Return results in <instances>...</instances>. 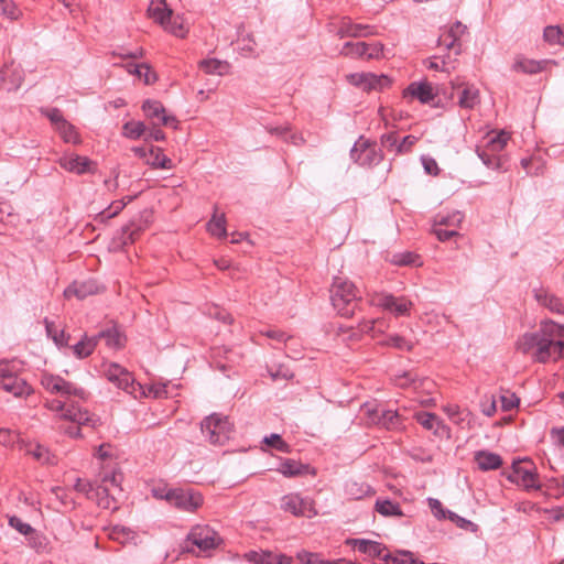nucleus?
I'll list each match as a JSON object with an SVG mask.
<instances>
[{
    "mask_svg": "<svg viewBox=\"0 0 564 564\" xmlns=\"http://www.w3.org/2000/svg\"><path fill=\"white\" fill-rule=\"evenodd\" d=\"M97 345V337L85 336L82 340L73 346L74 355L77 358H86L91 355Z\"/></svg>",
    "mask_w": 564,
    "mask_h": 564,
    "instance_id": "72a5a7b5",
    "label": "nucleus"
},
{
    "mask_svg": "<svg viewBox=\"0 0 564 564\" xmlns=\"http://www.w3.org/2000/svg\"><path fill=\"white\" fill-rule=\"evenodd\" d=\"M280 509L294 517H306L311 519L317 516L313 500L308 497H302L297 492L284 495L281 498Z\"/></svg>",
    "mask_w": 564,
    "mask_h": 564,
    "instance_id": "1a4fd4ad",
    "label": "nucleus"
},
{
    "mask_svg": "<svg viewBox=\"0 0 564 564\" xmlns=\"http://www.w3.org/2000/svg\"><path fill=\"white\" fill-rule=\"evenodd\" d=\"M0 388L15 398H26L33 393L28 381L17 375L12 362L0 361Z\"/></svg>",
    "mask_w": 564,
    "mask_h": 564,
    "instance_id": "39448f33",
    "label": "nucleus"
},
{
    "mask_svg": "<svg viewBox=\"0 0 564 564\" xmlns=\"http://www.w3.org/2000/svg\"><path fill=\"white\" fill-rule=\"evenodd\" d=\"M154 496L164 498L171 506L185 512H195L204 503L203 495L193 488L169 489L164 496L153 490Z\"/></svg>",
    "mask_w": 564,
    "mask_h": 564,
    "instance_id": "7ed1b4c3",
    "label": "nucleus"
},
{
    "mask_svg": "<svg viewBox=\"0 0 564 564\" xmlns=\"http://www.w3.org/2000/svg\"><path fill=\"white\" fill-rule=\"evenodd\" d=\"M463 219H464V215L458 210L452 212V213L447 214L446 216L438 214L436 216L434 226L448 227V228L456 229L462 224Z\"/></svg>",
    "mask_w": 564,
    "mask_h": 564,
    "instance_id": "c9c22d12",
    "label": "nucleus"
},
{
    "mask_svg": "<svg viewBox=\"0 0 564 564\" xmlns=\"http://www.w3.org/2000/svg\"><path fill=\"white\" fill-rule=\"evenodd\" d=\"M41 386L51 394L59 395V399L47 400L44 406L57 413L58 417L73 423L65 433L73 438L82 437L80 426L96 427L100 424V417L90 413L80 405L89 398V392L76 383L65 380L58 375L44 372L41 376Z\"/></svg>",
    "mask_w": 564,
    "mask_h": 564,
    "instance_id": "f257e3e1",
    "label": "nucleus"
},
{
    "mask_svg": "<svg viewBox=\"0 0 564 564\" xmlns=\"http://www.w3.org/2000/svg\"><path fill=\"white\" fill-rule=\"evenodd\" d=\"M28 453L41 463H50V453L42 445H34L28 449Z\"/></svg>",
    "mask_w": 564,
    "mask_h": 564,
    "instance_id": "bf43d9fd",
    "label": "nucleus"
},
{
    "mask_svg": "<svg viewBox=\"0 0 564 564\" xmlns=\"http://www.w3.org/2000/svg\"><path fill=\"white\" fill-rule=\"evenodd\" d=\"M200 431L210 444L223 445L230 438L231 424L227 416L213 413L202 421Z\"/></svg>",
    "mask_w": 564,
    "mask_h": 564,
    "instance_id": "20e7f679",
    "label": "nucleus"
},
{
    "mask_svg": "<svg viewBox=\"0 0 564 564\" xmlns=\"http://www.w3.org/2000/svg\"><path fill=\"white\" fill-rule=\"evenodd\" d=\"M395 383L400 388H413L414 390L427 389L434 386L429 378H420L413 371H405L395 378Z\"/></svg>",
    "mask_w": 564,
    "mask_h": 564,
    "instance_id": "412c9836",
    "label": "nucleus"
},
{
    "mask_svg": "<svg viewBox=\"0 0 564 564\" xmlns=\"http://www.w3.org/2000/svg\"><path fill=\"white\" fill-rule=\"evenodd\" d=\"M217 206L214 207L212 219L207 223V230L210 235L224 238L227 236L226 231V216L225 214L218 215Z\"/></svg>",
    "mask_w": 564,
    "mask_h": 564,
    "instance_id": "7c9ffc66",
    "label": "nucleus"
},
{
    "mask_svg": "<svg viewBox=\"0 0 564 564\" xmlns=\"http://www.w3.org/2000/svg\"><path fill=\"white\" fill-rule=\"evenodd\" d=\"M98 292V286L95 281L88 280L78 282L75 281L70 285H68L64 291V296L66 299H70L73 296L83 300L88 295H93Z\"/></svg>",
    "mask_w": 564,
    "mask_h": 564,
    "instance_id": "aec40b11",
    "label": "nucleus"
},
{
    "mask_svg": "<svg viewBox=\"0 0 564 564\" xmlns=\"http://www.w3.org/2000/svg\"><path fill=\"white\" fill-rule=\"evenodd\" d=\"M541 336H542V326L535 333H530V334L523 335L519 341V349L524 354H528L532 349L536 350Z\"/></svg>",
    "mask_w": 564,
    "mask_h": 564,
    "instance_id": "79ce46f5",
    "label": "nucleus"
},
{
    "mask_svg": "<svg viewBox=\"0 0 564 564\" xmlns=\"http://www.w3.org/2000/svg\"><path fill=\"white\" fill-rule=\"evenodd\" d=\"M346 494L354 500H359L366 496L372 495V488L365 482L348 481L346 484Z\"/></svg>",
    "mask_w": 564,
    "mask_h": 564,
    "instance_id": "473e14b6",
    "label": "nucleus"
},
{
    "mask_svg": "<svg viewBox=\"0 0 564 564\" xmlns=\"http://www.w3.org/2000/svg\"><path fill=\"white\" fill-rule=\"evenodd\" d=\"M147 164L154 169L171 170L173 167L172 160L163 153L162 149L153 147L149 149Z\"/></svg>",
    "mask_w": 564,
    "mask_h": 564,
    "instance_id": "cd10ccee",
    "label": "nucleus"
},
{
    "mask_svg": "<svg viewBox=\"0 0 564 564\" xmlns=\"http://www.w3.org/2000/svg\"><path fill=\"white\" fill-rule=\"evenodd\" d=\"M535 299L540 304L547 307L550 311L557 314H564V305L555 295L549 294L543 290H538L535 291Z\"/></svg>",
    "mask_w": 564,
    "mask_h": 564,
    "instance_id": "c756f323",
    "label": "nucleus"
},
{
    "mask_svg": "<svg viewBox=\"0 0 564 564\" xmlns=\"http://www.w3.org/2000/svg\"><path fill=\"white\" fill-rule=\"evenodd\" d=\"M544 332L549 335H553L555 338H564V325L557 324L553 321H545Z\"/></svg>",
    "mask_w": 564,
    "mask_h": 564,
    "instance_id": "680f3d73",
    "label": "nucleus"
},
{
    "mask_svg": "<svg viewBox=\"0 0 564 564\" xmlns=\"http://www.w3.org/2000/svg\"><path fill=\"white\" fill-rule=\"evenodd\" d=\"M349 84L361 88L365 91H381L391 85V79L384 74L352 73L346 76Z\"/></svg>",
    "mask_w": 564,
    "mask_h": 564,
    "instance_id": "9b49d317",
    "label": "nucleus"
},
{
    "mask_svg": "<svg viewBox=\"0 0 564 564\" xmlns=\"http://www.w3.org/2000/svg\"><path fill=\"white\" fill-rule=\"evenodd\" d=\"M372 304L389 311L395 316H406L410 314L412 302L403 296L395 297L389 293L378 294L372 299Z\"/></svg>",
    "mask_w": 564,
    "mask_h": 564,
    "instance_id": "4468645a",
    "label": "nucleus"
},
{
    "mask_svg": "<svg viewBox=\"0 0 564 564\" xmlns=\"http://www.w3.org/2000/svg\"><path fill=\"white\" fill-rule=\"evenodd\" d=\"M56 130L63 138V140L67 143H78L80 141L75 127L70 124L67 120L65 122H62V124H59L56 128Z\"/></svg>",
    "mask_w": 564,
    "mask_h": 564,
    "instance_id": "a18cd8bd",
    "label": "nucleus"
},
{
    "mask_svg": "<svg viewBox=\"0 0 564 564\" xmlns=\"http://www.w3.org/2000/svg\"><path fill=\"white\" fill-rule=\"evenodd\" d=\"M105 376L118 389L126 391L129 394L135 392V380L133 376L123 367L118 364H110L105 369Z\"/></svg>",
    "mask_w": 564,
    "mask_h": 564,
    "instance_id": "2eb2a0df",
    "label": "nucleus"
},
{
    "mask_svg": "<svg viewBox=\"0 0 564 564\" xmlns=\"http://www.w3.org/2000/svg\"><path fill=\"white\" fill-rule=\"evenodd\" d=\"M142 110L150 119H158L160 123L166 127H177V120L174 116L165 113L163 105L158 100H145L142 105Z\"/></svg>",
    "mask_w": 564,
    "mask_h": 564,
    "instance_id": "a211bd4d",
    "label": "nucleus"
},
{
    "mask_svg": "<svg viewBox=\"0 0 564 564\" xmlns=\"http://www.w3.org/2000/svg\"><path fill=\"white\" fill-rule=\"evenodd\" d=\"M199 68L208 75L224 76L229 73L230 65L226 61L207 58L199 62Z\"/></svg>",
    "mask_w": 564,
    "mask_h": 564,
    "instance_id": "bb28decb",
    "label": "nucleus"
},
{
    "mask_svg": "<svg viewBox=\"0 0 564 564\" xmlns=\"http://www.w3.org/2000/svg\"><path fill=\"white\" fill-rule=\"evenodd\" d=\"M98 505L104 509L117 510V503L115 498L110 494V488L108 486H99L97 488Z\"/></svg>",
    "mask_w": 564,
    "mask_h": 564,
    "instance_id": "c03bdc74",
    "label": "nucleus"
},
{
    "mask_svg": "<svg viewBox=\"0 0 564 564\" xmlns=\"http://www.w3.org/2000/svg\"><path fill=\"white\" fill-rule=\"evenodd\" d=\"M379 344L382 346H392L394 348L406 351H410L413 347L409 340L397 334L388 336L387 339L380 341Z\"/></svg>",
    "mask_w": 564,
    "mask_h": 564,
    "instance_id": "de8ad7c7",
    "label": "nucleus"
},
{
    "mask_svg": "<svg viewBox=\"0 0 564 564\" xmlns=\"http://www.w3.org/2000/svg\"><path fill=\"white\" fill-rule=\"evenodd\" d=\"M458 96V106L463 109H474L480 102L479 89L471 84H463Z\"/></svg>",
    "mask_w": 564,
    "mask_h": 564,
    "instance_id": "5701e85b",
    "label": "nucleus"
},
{
    "mask_svg": "<svg viewBox=\"0 0 564 564\" xmlns=\"http://www.w3.org/2000/svg\"><path fill=\"white\" fill-rule=\"evenodd\" d=\"M543 37L545 42L551 45H562L564 46V24L560 25H549L544 29Z\"/></svg>",
    "mask_w": 564,
    "mask_h": 564,
    "instance_id": "e433bc0d",
    "label": "nucleus"
},
{
    "mask_svg": "<svg viewBox=\"0 0 564 564\" xmlns=\"http://www.w3.org/2000/svg\"><path fill=\"white\" fill-rule=\"evenodd\" d=\"M334 310L343 317H352L362 303L361 291L345 276H335L329 289Z\"/></svg>",
    "mask_w": 564,
    "mask_h": 564,
    "instance_id": "f03ea898",
    "label": "nucleus"
},
{
    "mask_svg": "<svg viewBox=\"0 0 564 564\" xmlns=\"http://www.w3.org/2000/svg\"><path fill=\"white\" fill-rule=\"evenodd\" d=\"M433 232L436 235V237L440 241H447V240L452 239L453 237L458 236V232L456 229L448 228V227L443 228V227L434 226Z\"/></svg>",
    "mask_w": 564,
    "mask_h": 564,
    "instance_id": "69168bd1",
    "label": "nucleus"
},
{
    "mask_svg": "<svg viewBox=\"0 0 564 564\" xmlns=\"http://www.w3.org/2000/svg\"><path fill=\"white\" fill-rule=\"evenodd\" d=\"M399 138L397 132H389L381 137V144L389 151L394 150L397 152V148L399 144Z\"/></svg>",
    "mask_w": 564,
    "mask_h": 564,
    "instance_id": "0e129e2a",
    "label": "nucleus"
},
{
    "mask_svg": "<svg viewBox=\"0 0 564 564\" xmlns=\"http://www.w3.org/2000/svg\"><path fill=\"white\" fill-rule=\"evenodd\" d=\"M135 196H128L123 199H118L112 202L106 209L101 210L97 215V220L100 223H106L107 220L116 217L128 203L132 202Z\"/></svg>",
    "mask_w": 564,
    "mask_h": 564,
    "instance_id": "c85d7f7f",
    "label": "nucleus"
},
{
    "mask_svg": "<svg viewBox=\"0 0 564 564\" xmlns=\"http://www.w3.org/2000/svg\"><path fill=\"white\" fill-rule=\"evenodd\" d=\"M96 337L97 341L104 339L109 348H120L122 346L121 335L115 327L101 330Z\"/></svg>",
    "mask_w": 564,
    "mask_h": 564,
    "instance_id": "58836bf2",
    "label": "nucleus"
},
{
    "mask_svg": "<svg viewBox=\"0 0 564 564\" xmlns=\"http://www.w3.org/2000/svg\"><path fill=\"white\" fill-rule=\"evenodd\" d=\"M376 511L384 517H389V516L402 517L403 516L400 505L398 502H393L389 499L377 500Z\"/></svg>",
    "mask_w": 564,
    "mask_h": 564,
    "instance_id": "4c0bfd02",
    "label": "nucleus"
},
{
    "mask_svg": "<svg viewBox=\"0 0 564 564\" xmlns=\"http://www.w3.org/2000/svg\"><path fill=\"white\" fill-rule=\"evenodd\" d=\"M187 541L206 552L216 549L221 543V538L209 525H195L189 531Z\"/></svg>",
    "mask_w": 564,
    "mask_h": 564,
    "instance_id": "f8f14e48",
    "label": "nucleus"
},
{
    "mask_svg": "<svg viewBox=\"0 0 564 564\" xmlns=\"http://www.w3.org/2000/svg\"><path fill=\"white\" fill-rule=\"evenodd\" d=\"M148 12L150 17L163 28L173 15V11L167 7L165 0H152Z\"/></svg>",
    "mask_w": 564,
    "mask_h": 564,
    "instance_id": "b1692460",
    "label": "nucleus"
},
{
    "mask_svg": "<svg viewBox=\"0 0 564 564\" xmlns=\"http://www.w3.org/2000/svg\"><path fill=\"white\" fill-rule=\"evenodd\" d=\"M429 507L431 508L432 513L437 519H446L447 510L444 509L442 502L435 498L427 499Z\"/></svg>",
    "mask_w": 564,
    "mask_h": 564,
    "instance_id": "e2e57ef3",
    "label": "nucleus"
},
{
    "mask_svg": "<svg viewBox=\"0 0 564 564\" xmlns=\"http://www.w3.org/2000/svg\"><path fill=\"white\" fill-rule=\"evenodd\" d=\"M367 43L366 42H346L340 50V55L348 57H366Z\"/></svg>",
    "mask_w": 564,
    "mask_h": 564,
    "instance_id": "a19ab883",
    "label": "nucleus"
},
{
    "mask_svg": "<svg viewBox=\"0 0 564 564\" xmlns=\"http://www.w3.org/2000/svg\"><path fill=\"white\" fill-rule=\"evenodd\" d=\"M393 564H424L423 562L413 557V554L409 551L399 552L398 555L390 558Z\"/></svg>",
    "mask_w": 564,
    "mask_h": 564,
    "instance_id": "13d9d810",
    "label": "nucleus"
},
{
    "mask_svg": "<svg viewBox=\"0 0 564 564\" xmlns=\"http://www.w3.org/2000/svg\"><path fill=\"white\" fill-rule=\"evenodd\" d=\"M91 164L93 162L88 158L80 155L64 156L59 159V165L64 170L78 175L89 172Z\"/></svg>",
    "mask_w": 564,
    "mask_h": 564,
    "instance_id": "4be33fe9",
    "label": "nucleus"
},
{
    "mask_svg": "<svg viewBox=\"0 0 564 564\" xmlns=\"http://www.w3.org/2000/svg\"><path fill=\"white\" fill-rule=\"evenodd\" d=\"M307 465H303L294 459H285L280 465V471L286 477H295L303 475Z\"/></svg>",
    "mask_w": 564,
    "mask_h": 564,
    "instance_id": "ea45409f",
    "label": "nucleus"
},
{
    "mask_svg": "<svg viewBox=\"0 0 564 564\" xmlns=\"http://www.w3.org/2000/svg\"><path fill=\"white\" fill-rule=\"evenodd\" d=\"M128 72L137 75L139 78H143L144 84L150 85L156 80V74L152 72L148 64H129Z\"/></svg>",
    "mask_w": 564,
    "mask_h": 564,
    "instance_id": "f704fd0d",
    "label": "nucleus"
},
{
    "mask_svg": "<svg viewBox=\"0 0 564 564\" xmlns=\"http://www.w3.org/2000/svg\"><path fill=\"white\" fill-rule=\"evenodd\" d=\"M339 39L344 37H364L375 34V28L368 24L354 23L350 18L344 17L338 24H329Z\"/></svg>",
    "mask_w": 564,
    "mask_h": 564,
    "instance_id": "ddd939ff",
    "label": "nucleus"
},
{
    "mask_svg": "<svg viewBox=\"0 0 564 564\" xmlns=\"http://www.w3.org/2000/svg\"><path fill=\"white\" fill-rule=\"evenodd\" d=\"M500 402L503 411H510L519 405L520 400L514 393L506 391V393L500 397Z\"/></svg>",
    "mask_w": 564,
    "mask_h": 564,
    "instance_id": "052dcab7",
    "label": "nucleus"
},
{
    "mask_svg": "<svg viewBox=\"0 0 564 564\" xmlns=\"http://www.w3.org/2000/svg\"><path fill=\"white\" fill-rule=\"evenodd\" d=\"M564 357V341L556 339L553 335L544 332V324L542 323V336L534 350L532 358L541 364H546L550 360H557Z\"/></svg>",
    "mask_w": 564,
    "mask_h": 564,
    "instance_id": "423d86ee",
    "label": "nucleus"
},
{
    "mask_svg": "<svg viewBox=\"0 0 564 564\" xmlns=\"http://www.w3.org/2000/svg\"><path fill=\"white\" fill-rule=\"evenodd\" d=\"M475 460L479 469L485 471L498 469L502 465L500 455L487 451L477 452L475 454Z\"/></svg>",
    "mask_w": 564,
    "mask_h": 564,
    "instance_id": "393cba45",
    "label": "nucleus"
},
{
    "mask_svg": "<svg viewBox=\"0 0 564 564\" xmlns=\"http://www.w3.org/2000/svg\"><path fill=\"white\" fill-rule=\"evenodd\" d=\"M508 140L509 134L501 131L488 141L487 147L491 152H500L506 147Z\"/></svg>",
    "mask_w": 564,
    "mask_h": 564,
    "instance_id": "3c124183",
    "label": "nucleus"
},
{
    "mask_svg": "<svg viewBox=\"0 0 564 564\" xmlns=\"http://www.w3.org/2000/svg\"><path fill=\"white\" fill-rule=\"evenodd\" d=\"M388 327V324L382 318L361 319L358 324V330L362 334H370L376 337L378 334H382Z\"/></svg>",
    "mask_w": 564,
    "mask_h": 564,
    "instance_id": "2f4dec72",
    "label": "nucleus"
},
{
    "mask_svg": "<svg viewBox=\"0 0 564 564\" xmlns=\"http://www.w3.org/2000/svg\"><path fill=\"white\" fill-rule=\"evenodd\" d=\"M346 543L358 552L367 554L372 558H380L386 563H389L390 558H392V554L387 550V547L377 541L366 539H348Z\"/></svg>",
    "mask_w": 564,
    "mask_h": 564,
    "instance_id": "dca6fc26",
    "label": "nucleus"
},
{
    "mask_svg": "<svg viewBox=\"0 0 564 564\" xmlns=\"http://www.w3.org/2000/svg\"><path fill=\"white\" fill-rule=\"evenodd\" d=\"M45 328L47 335L54 340L57 346L68 345L69 336L64 330H57L52 322L45 318Z\"/></svg>",
    "mask_w": 564,
    "mask_h": 564,
    "instance_id": "49530a36",
    "label": "nucleus"
},
{
    "mask_svg": "<svg viewBox=\"0 0 564 564\" xmlns=\"http://www.w3.org/2000/svg\"><path fill=\"white\" fill-rule=\"evenodd\" d=\"M546 63L547 61H535L519 56L516 58L512 68L524 74H538L544 69Z\"/></svg>",
    "mask_w": 564,
    "mask_h": 564,
    "instance_id": "a878e982",
    "label": "nucleus"
},
{
    "mask_svg": "<svg viewBox=\"0 0 564 564\" xmlns=\"http://www.w3.org/2000/svg\"><path fill=\"white\" fill-rule=\"evenodd\" d=\"M365 412L372 424L388 431H399L404 427L403 419L398 411L384 410L378 406L370 409L366 405Z\"/></svg>",
    "mask_w": 564,
    "mask_h": 564,
    "instance_id": "9d476101",
    "label": "nucleus"
},
{
    "mask_svg": "<svg viewBox=\"0 0 564 564\" xmlns=\"http://www.w3.org/2000/svg\"><path fill=\"white\" fill-rule=\"evenodd\" d=\"M467 26L459 21H456L451 28L444 31L440 37V45L445 46L446 50H455L456 54L460 53V37L466 33Z\"/></svg>",
    "mask_w": 564,
    "mask_h": 564,
    "instance_id": "f3484780",
    "label": "nucleus"
},
{
    "mask_svg": "<svg viewBox=\"0 0 564 564\" xmlns=\"http://www.w3.org/2000/svg\"><path fill=\"white\" fill-rule=\"evenodd\" d=\"M263 442L279 452L290 453V445L279 434L265 436Z\"/></svg>",
    "mask_w": 564,
    "mask_h": 564,
    "instance_id": "09e8293b",
    "label": "nucleus"
},
{
    "mask_svg": "<svg viewBox=\"0 0 564 564\" xmlns=\"http://www.w3.org/2000/svg\"><path fill=\"white\" fill-rule=\"evenodd\" d=\"M507 478L527 490L540 489L539 476L530 460L513 462L512 470L507 475Z\"/></svg>",
    "mask_w": 564,
    "mask_h": 564,
    "instance_id": "0eeeda50",
    "label": "nucleus"
},
{
    "mask_svg": "<svg viewBox=\"0 0 564 564\" xmlns=\"http://www.w3.org/2000/svg\"><path fill=\"white\" fill-rule=\"evenodd\" d=\"M0 12L11 20H17L20 15L19 9L10 0H0Z\"/></svg>",
    "mask_w": 564,
    "mask_h": 564,
    "instance_id": "5fc2aeb1",
    "label": "nucleus"
},
{
    "mask_svg": "<svg viewBox=\"0 0 564 564\" xmlns=\"http://www.w3.org/2000/svg\"><path fill=\"white\" fill-rule=\"evenodd\" d=\"M541 336H542V326L535 333H530V334L523 335L519 341V349L524 354H528L532 349L536 350Z\"/></svg>",
    "mask_w": 564,
    "mask_h": 564,
    "instance_id": "37998d69",
    "label": "nucleus"
},
{
    "mask_svg": "<svg viewBox=\"0 0 564 564\" xmlns=\"http://www.w3.org/2000/svg\"><path fill=\"white\" fill-rule=\"evenodd\" d=\"M415 419L426 430L434 429V425L438 423V417L430 412H419L415 414Z\"/></svg>",
    "mask_w": 564,
    "mask_h": 564,
    "instance_id": "864d4df0",
    "label": "nucleus"
},
{
    "mask_svg": "<svg viewBox=\"0 0 564 564\" xmlns=\"http://www.w3.org/2000/svg\"><path fill=\"white\" fill-rule=\"evenodd\" d=\"M52 122V124L55 126V129L62 124V122H65L66 119L64 118L62 111L57 108H50L42 111Z\"/></svg>",
    "mask_w": 564,
    "mask_h": 564,
    "instance_id": "338daca9",
    "label": "nucleus"
},
{
    "mask_svg": "<svg viewBox=\"0 0 564 564\" xmlns=\"http://www.w3.org/2000/svg\"><path fill=\"white\" fill-rule=\"evenodd\" d=\"M409 96L419 99L422 104H431L436 97L433 86L427 82L411 83L403 91V97Z\"/></svg>",
    "mask_w": 564,
    "mask_h": 564,
    "instance_id": "6ab92c4d",
    "label": "nucleus"
},
{
    "mask_svg": "<svg viewBox=\"0 0 564 564\" xmlns=\"http://www.w3.org/2000/svg\"><path fill=\"white\" fill-rule=\"evenodd\" d=\"M496 153L497 152H491L488 149V147H486V149L478 151V156L480 158L485 165H487L488 167H495L498 166Z\"/></svg>",
    "mask_w": 564,
    "mask_h": 564,
    "instance_id": "774afa93",
    "label": "nucleus"
},
{
    "mask_svg": "<svg viewBox=\"0 0 564 564\" xmlns=\"http://www.w3.org/2000/svg\"><path fill=\"white\" fill-rule=\"evenodd\" d=\"M9 524L23 535H32L35 533V530L29 523L23 522L18 517H11Z\"/></svg>",
    "mask_w": 564,
    "mask_h": 564,
    "instance_id": "6e6d98bb",
    "label": "nucleus"
},
{
    "mask_svg": "<svg viewBox=\"0 0 564 564\" xmlns=\"http://www.w3.org/2000/svg\"><path fill=\"white\" fill-rule=\"evenodd\" d=\"M164 29L178 37H184L187 33V28L178 17L167 21Z\"/></svg>",
    "mask_w": 564,
    "mask_h": 564,
    "instance_id": "603ef678",
    "label": "nucleus"
},
{
    "mask_svg": "<svg viewBox=\"0 0 564 564\" xmlns=\"http://www.w3.org/2000/svg\"><path fill=\"white\" fill-rule=\"evenodd\" d=\"M350 158L360 166L371 167L378 165L383 156L375 143L360 137L350 150Z\"/></svg>",
    "mask_w": 564,
    "mask_h": 564,
    "instance_id": "6e6552de",
    "label": "nucleus"
},
{
    "mask_svg": "<svg viewBox=\"0 0 564 564\" xmlns=\"http://www.w3.org/2000/svg\"><path fill=\"white\" fill-rule=\"evenodd\" d=\"M448 520H451L452 522H454L458 528H462V529H465V530H468L469 528L471 529V531H475L476 529V524L473 523L471 521L458 516L457 513L451 511V510H447V517H446Z\"/></svg>",
    "mask_w": 564,
    "mask_h": 564,
    "instance_id": "4d7b16f0",
    "label": "nucleus"
},
{
    "mask_svg": "<svg viewBox=\"0 0 564 564\" xmlns=\"http://www.w3.org/2000/svg\"><path fill=\"white\" fill-rule=\"evenodd\" d=\"M123 130H124V134L128 138L138 139L144 133L145 126L143 122H140V121H130V122L124 123Z\"/></svg>",
    "mask_w": 564,
    "mask_h": 564,
    "instance_id": "8fccbe9b",
    "label": "nucleus"
}]
</instances>
